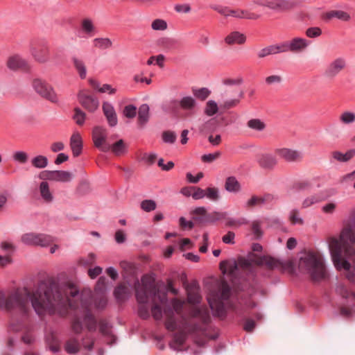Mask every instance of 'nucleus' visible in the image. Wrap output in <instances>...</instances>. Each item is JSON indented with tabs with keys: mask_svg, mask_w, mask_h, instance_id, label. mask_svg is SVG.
<instances>
[{
	"mask_svg": "<svg viewBox=\"0 0 355 355\" xmlns=\"http://www.w3.org/2000/svg\"><path fill=\"white\" fill-rule=\"evenodd\" d=\"M273 196L270 193H266L262 196H252L246 202L245 207L250 208L259 205H264L272 202Z\"/></svg>",
	"mask_w": 355,
	"mask_h": 355,
	"instance_id": "412c9836",
	"label": "nucleus"
},
{
	"mask_svg": "<svg viewBox=\"0 0 355 355\" xmlns=\"http://www.w3.org/2000/svg\"><path fill=\"white\" fill-rule=\"evenodd\" d=\"M12 159L15 162L20 164H25L28 159V154L24 151H15L12 155Z\"/></svg>",
	"mask_w": 355,
	"mask_h": 355,
	"instance_id": "864d4df0",
	"label": "nucleus"
},
{
	"mask_svg": "<svg viewBox=\"0 0 355 355\" xmlns=\"http://www.w3.org/2000/svg\"><path fill=\"white\" fill-rule=\"evenodd\" d=\"M30 52L34 59L40 63H44L49 59V46L44 39L33 40L31 43Z\"/></svg>",
	"mask_w": 355,
	"mask_h": 355,
	"instance_id": "0eeeda50",
	"label": "nucleus"
},
{
	"mask_svg": "<svg viewBox=\"0 0 355 355\" xmlns=\"http://www.w3.org/2000/svg\"><path fill=\"white\" fill-rule=\"evenodd\" d=\"M137 114V107L133 105H128L125 106L123 109V115L128 118L132 119Z\"/></svg>",
	"mask_w": 355,
	"mask_h": 355,
	"instance_id": "0e129e2a",
	"label": "nucleus"
},
{
	"mask_svg": "<svg viewBox=\"0 0 355 355\" xmlns=\"http://www.w3.org/2000/svg\"><path fill=\"white\" fill-rule=\"evenodd\" d=\"M70 147L74 157L79 156L83 150V140L79 133H73L70 139Z\"/></svg>",
	"mask_w": 355,
	"mask_h": 355,
	"instance_id": "5701e85b",
	"label": "nucleus"
},
{
	"mask_svg": "<svg viewBox=\"0 0 355 355\" xmlns=\"http://www.w3.org/2000/svg\"><path fill=\"white\" fill-rule=\"evenodd\" d=\"M110 150H112V152L117 156L122 155L127 151V146L123 139H119L112 145L110 144Z\"/></svg>",
	"mask_w": 355,
	"mask_h": 355,
	"instance_id": "c9c22d12",
	"label": "nucleus"
},
{
	"mask_svg": "<svg viewBox=\"0 0 355 355\" xmlns=\"http://www.w3.org/2000/svg\"><path fill=\"white\" fill-rule=\"evenodd\" d=\"M274 53H283L288 52V45L286 41L278 44H272Z\"/></svg>",
	"mask_w": 355,
	"mask_h": 355,
	"instance_id": "680f3d73",
	"label": "nucleus"
},
{
	"mask_svg": "<svg viewBox=\"0 0 355 355\" xmlns=\"http://www.w3.org/2000/svg\"><path fill=\"white\" fill-rule=\"evenodd\" d=\"M114 295L118 302H121L129 297L130 291L125 286L121 284L115 288Z\"/></svg>",
	"mask_w": 355,
	"mask_h": 355,
	"instance_id": "c756f323",
	"label": "nucleus"
},
{
	"mask_svg": "<svg viewBox=\"0 0 355 355\" xmlns=\"http://www.w3.org/2000/svg\"><path fill=\"white\" fill-rule=\"evenodd\" d=\"M322 200L321 198L318 196H312L306 198L302 202V207L307 208L312 205L318 203Z\"/></svg>",
	"mask_w": 355,
	"mask_h": 355,
	"instance_id": "e2e57ef3",
	"label": "nucleus"
},
{
	"mask_svg": "<svg viewBox=\"0 0 355 355\" xmlns=\"http://www.w3.org/2000/svg\"><path fill=\"white\" fill-rule=\"evenodd\" d=\"M355 155V150L352 149L343 153L340 151H334L332 153V157L338 162H346L351 159Z\"/></svg>",
	"mask_w": 355,
	"mask_h": 355,
	"instance_id": "e433bc0d",
	"label": "nucleus"
},
{
	"mask_svg": "<svg viewBox=\"0 0 355 355\" xmlns=\"http://www.w3.org/2000/svg\"><path fill=\"white\" fill-rule=\"evenodd\" d=\"M300 266L304 268L314 282H320L327 278L322 259L314 252H308L300 258Z\"/></svg>",
	"mask_w": 355,
	"mask_h": 355,
	"instance_id": "7ed1b4c3",
	"label": "nucleus"
},
{
	"mask_svg": "<svg viewBox=\"0 0 355 355\" xmlns=\"http://www.w3.org/2000/svg\"><path fill=\"white\" fill-rule=\"evenodd\" d=\"M257 162L263 169L272 170L277 164V159L270 153H261L257 155Z\"/></svg>",
	"mask_w": 355,
	"mask_h": 355,
	"instance_id": "f3484780",
	"label": "nucleus"
},
{
	"mask_svg": "<svg viewBox=\"0 0 355 355\" xmlns=\"http://www.w3.org/2000/svg\"><path fill=\"white\" fill-rule=\"evenodd\" d=\"M231 295V288L229 284L223 282L218 291L211 292L207 297L208 304L211 311L218 316L225 314L224 301L229 300Z\"/></svg>",
	"mask_w": 355,
	"mask_h": 355,
	"instance_id": "39448f33",
	"label": "nucleus"
},
{
	"mask_svg": "<svg viewBox=\"0 0 355 355\" xmlns=\"http://www.w3.org/2000/svg\"><path fill=\"white\" fill-rule=\"evenodd\" d=\"M346 65L345 58H337L328 64L324 74L328 78H334L346 67Z\"/></svg>",
	"mask_w": 355,
	"mask_h": 355,
	"instance_id": "ddd939ff",
	"label": "nucleus"
},
{
	"mask_svg": "<svg viewBox=\"0 0 355 355\" xmlns=\"http://www.w3.org/2000/svg\"><path fill=\"white\" fill-rule=\"evenodd\" d=\"M354 244L343 243L340 236L339 239L335 236L328 239L329 249L332 262L337 270H345V277L351 283L355 284V268L352 267L347 259H355Z\"/></svg>",
	"mask_w": 355,
	"mask_h": 355,
	"instance_id": "f03ea898",
	"label": "nucleus"
},
{
	"mask_svg": "<svg viewBox=\"0 0 355 355\" xmlns=\"http://www.w3.org/2000/svg\"><path fill=\"white\" fill-rule=\"evenodd\" d=\"M151 28L154 31H164L167 28V23L164 19H156L152 22Z\"/></svg>",
	"mask_w": 355,
	"mask_h": 355,
	"instance_id": "6e6d98bb",
	"label": "nucleus"
},
{
	"mask_svg": "<svg viewBox=\"0 0 355 355\" xmlns=\"http://www.w3.org/2000/svg\"><path fill=\"white\" fill-rule=\"evenodd\" d=\"M173 109L180 108L184 111L192 112L196 107L197 103L191 96H184L179 100H172L170 101Z\"/></svg>",
	"mask_w": 355,
	"mask_h": 355,
	"instance_id": "2eb2a0df",
	"label": "nucleus"
},
{
	"mask_svg": "<svg viewBox=\"0 0 355 355\" xmlns=\"http://www.w3.org/2000/svg\"><path fill=\"white\" fill-rule=\"evenodd\" d=\"M272 55H275L272 44L261 49L257 53V57L260 59Z\"/></svg>",
	"mask_w": 355,
	"mask_h": 355,
	"instance_id": "bf43d9fd",
	"label": "nucleus"
},
{
	"mask_svg": "<svg viewBox=\"0 0 355 355\" xmlns=\"http://www.w3.org/2000/svg\"><path fill=\"white\" fill-rule=\"evenodd\" d=\"M191 90L194 97L200 101L206 100L211 94V91L207 87L200 89L193 87Z\"/></svg>",
	"mask_w": 355,
	"mask_h": 355,
	"instance_id": "37998d69",
	"label": "nucleus"
},
{
	"mask_svg": "<svg viewBox=\"0 0 355 355\" xmlns=\"http://www.w3.org/2000/svg\"><path fill=\"white\" fill-rule=\"evenodd\" d=\"M149 119V106L147 104L141 105L138 112V123L140 125H144Z\"/></svg>",
	"mask_w": 355,
	"mask_h": 355,
	"instance_id": "473e14b6",
	"label": "nucleus"
},
{
	"mask_svg": "<svg viewBox=\"0 0 355 355\" xmlns=\"http://www.w3.org/2000/svg\"><path fill=\"white\" fill-rule=\"evenodd\" d=\"M225 42L229 45L243 44L246 42V36L239 31H233L225 37Z\"/></svg>",
	"mask_w": 355,
	"mask_h": 355,
	"instance_id": "393cba45",
	"label": "nucleus"
},
{
	"mask_svg": "<svg viewBox=\"0 0 355 355\" xmlns=\"http://www.w3.org/2000/svg\"><path fill=\"white\" fill-rule=\"evenodd\" d=\"M87 308V313L84 317V322L86 325L87 329L89 331H95L96 329L97 322L94 318V316L92 315V313L90 312L89 309Z\"/></svg>",
	"mask_w": 355,
	"mask_h": 355,
	"instance_id": "72a5a7b5",
	"label": "nucleus"
},
{
	"mask_svg": "<svg viewBox=\"0 0 355 355\" xmlns=\"http://www.w3.org/2000/svg\"><path fill=\"white\" fill-rule=\"evenodd\" d=\"M288 52L300 53L305 50L309 45V42L302 37H294L286 41Z\"/></svg>",
	"mask_w": 355,
	"mask_h": 355,
	"instance_id": "a211bd4d",
	"label": "nucleus"
},
{
	"mask_svg": "<svg viewBox=\"0 0 355 355\" xmlns=\"http://www.w3.org/2000/svg\"><path fill=\"white\" fill-rule=\"evenodd\" d=\"M220 155L221 153L219 151H216L214 153L205 154L202 155L201 160L205 163H211L217 159L220 156Z\"/></svg>",
	"mask_w": 355,
	"mask_h": 355,
	"instance_id": "052dcab7",
	"label": "nucleus"
},
{
	"mask_svg": "<svg viewBox=\"0 0 355 355\" xmlns=\"http://www.w3.org/2000/svg\"><path fill=\"white\" fill-rule=\"evenodd\" d=\"M40 191L42 198L47 202L53 200V196L49 190V184L46 182H42L40 185Z\"/></svg>",
	"mask_w": 355,
	"mask_h": 355,
	"instance_id": "a19ab883",
	"label": "nucleus"
},
{
	"mask_svg": "<svg viewBox=\"0 0 355 355\" xmlns=\"http://www.w3.org/2000/svg\"><path fill=\"white\" fill-rule=\"evenodd\" d=\"M78 293L71 286L60 288L54 279H47L42 281L33 293L26 287L17 288L6 298L5 293L0 291V309L18 313L19 315L15 314L12 316L10 329L19 331L30 328V301L35 313L42 315L46 311L53 313L57 307L66 304L75 309L70 297H74Z\"/></svg>",
	"mask_w": 355,
	"mask_h": 355,
	"instance_id": "f257e3e1",
	"label": "nucleus"
},
{
	"mask_svg": "<svg viewBox=\"0 0 355 355\" xmlns=\"http://www.w3.org/2000/svg\"><path fill=\"white\" fill-rule=\"evenodd\" d=\"M248 127L250 129L257 130V131H262L265 129L266 125L265 123L259 119H253L248 121Z\"/></svg>",
	"mask_w": 355,
	"mask_h": 355,
	"instance_id": "49530a36",
	"label": "nucleus"
},
{
	"mask_svg": "<svg viewBox=\"0 0 355 355\" xmlns=\"http://www.w3.org/2000/svg\"><path fill=\"white\" fill-rule=\"evenodd\" d=\"M21 241L28 245L46 247L53 243V237L43 234L28 233L21 236Z\"/></svg>",
	"mask_w": 355,
	"mask_h": 355,
	"instance_id": "9d476101",
	"label": "nucleus"
},
{
	"mask_svg": "<svg viewBox=\"0 0 355 355\" xmlns=\"http://www.w3.org/2000/svg\"><path fill=\"white\" fill-rule=\"evenodd\" d=\"M311 184L308 180H302L295 183L293 189L296 191H304L310 189Z\"/></svg>",
	"mask_w": 355,
	"mask_h": 355,
	"instance_id": "774afa93",
	"label": "nucleus"
},
{
	"mask_svg": "<svg viewBox=\"0 0 355 355\" xmlns=\"http://www.w3.org/2000/svg\"><path fill=\"white\" fill-rule=\"evenodd\" d=\"M325 18L331 19L333 18H337L340 20L347 21L350 19L349 15L343 10H331L325 14Z\"/></svg>",
	"mask_w": 355,
	"mask_h": 355,
	"instance_id": "f704fd0d",
	"label": "nucleus"
},
{
	"mask_svg": "<svg viewBox=\"0 0 355 355\" xmlns=\"http://www.w3.org/2000/svg\"><path fill=\"white\" fill-rule=\"evenodd\" d=\"M218 110L217 103L214 101L210 100L206 104L205 114L209 116H211L218 112Z\"/></svg>",
	"mask_w": 355,
	"mask_h": 355,
	"instance_id": "09e8293b",
	"label": "nucleus"
},
{
	"mask_svg": "<svg viewBox=\"0 0 355 355\" xmlns=\"http://www.w3.org/2000/svg\"><path fill=\"white\" fill-rule=\"evenodd\" d=\"M254 263L257 266H266L270 269H273L280 266L279 261L270 256H261Z\"/></svg>",
	"mask_w": 355,
	"mask_h": 355,
	"instance_id": "bb28decb",
	"label": "nucleus"
},
{
	"mask_svg": "<svg viewBox=\"0 0 355 355\" xmlns=\"http://www.w3.org/2000/svg\"><path fill=\"white\" fill-rule=\"evenodd\" d=\"M186 340V335L182 332L175 333L173 335V340L170 343V347L175 350H181L180 347Z\"/></svg>",
	"mask_w": 355,
	"mask_h": 355,
	"instance_id": "2f4dec72",
	"label": "nucleus"
},
{
	"mask_svg": "<svg viewBox=\"0 0 355 355\" xmlns=\"http://www.w3.org/2000/svg\"><path fill=\"white\" fill-rule=\"evenodd\" d=\"M107 130L101 126L94 128L92 132V139L96 148L101 151L107 153L110 151V144L107 142Z\"/></svg>",
	"mask_w": 355,
	"mask_h": 355,
	"instance_id": "9b49d317",
	"label": "nucleus"
},
{
	"mask_svg": "<svg viewBox=\"0 0 355 355\" xmlns=\"http://www.w3.org/2000/svg\"><path fill=\"white\" fill-rule=\"evenodd\" d=\"M340 236L343 243L349 245L355 243V210L352 213L349 220L345 224Z\"/></svg>",
	"mask_w": 355,
	"mask_h": 355,
	"instance_id": "f8f14e48",
	"label": "nucleus"
},
{
	"mask_svg": "<svg viewBox=\"0 0 355 355\" xmlns=\"http://www.w3.org/2000/svg\"><path fill=\"white\" fill-rule=\"evenodd\" d=\"M205 197L211 201H217L219 198L218 189L215 187H208L205 189Z\"/></svg>",
	"mask_w": 355,
	"mask_h": 355,
	"instance_id": "8fccbe9b",
	"label": "nucleus"
},
{
	"mask_svg": "<svg viewBox=\"0 0 355 355\" xmlns=\"http://www.w3.org/2000/svg\"><path fill=\"white\" fill-rule=\"evenodd\" d=\"M171 307H167L164 310L166 316L165 327L167 330L174 331L180 328L178 320L175 316V313L181 316L184 320L182 314L183 309V302L178 299H173L171 301Z\"/></svg>",
	"mask_w": 355,
	"mask_h": 355,
	"instance_id": "423d86ee",
	"label": "nucleus"
},
{
	"mask_svg": "<svg viewBox=\"0 0 355 355\" xmlns=\"http://www.w3.org/2000/svg\"><path fill=\"white\" fill-rule=\"evenodd\" d=\"M223 218V214L220 212L214 211L211 214L205 215V217H193V220L200 223H214Z\"/></svg>",
	"mask_w": 355,
	"mask_h": 355,
	"instance_id": "7c9ffc66",
	"label": "nucleus"
},
{
	"mask_svg": "<svg viewBox=\"0 0 355 355\" xmlns=\"http://www.w3.org/2000/svg\"><path fill=\"white\" fill-rule=\"evenodd\" d=\"M220 269L223 274L228 272L231 275L236 273L239 266L236 260H224L220 263Z\"/></svg>",
	"mask_w": 355,
	"mask_h": 355,
	"instance_id": "b1692460",
	"label": "nucleus"
},
{
	"mask_svg": "<svg viewBox=\"0 0 355 355\" xmlns=\"http://www.w3.org/2000/svg\"><path fill=\"white\" fill-rule=\"evenodd\" d=\"M148 295L157 297L161 303L167 301L166 294L159 295V291L154 282L145 275L141 278V285L138 281L135 283V297L137 302L146 304L148 300Z\"/></svg>",
	"mask_w": 355,
	"mask_h": 355,
	"instance_id": "20e7f679",
	"label": "nucleus"
},
{
	"mask_svg": "<svg viewBox=\"0 0 355 355\" xmlns=\"http://www.w3.org/2000/svg\"><path fill=\"white\" fill-rule=\"evenodd\" d=\"M82 31L87 34L89 37H92L94 35V26L93 22L89 19H84L81 23Z\"/></svg>",
	"mask_w": 355,
	"mask_h": 355,
	"instance_id": "79ce46f5",
	"label": "nucleus"
},
{
	"mask_svg": "<svg viewBox=\"0 0 355 355\" xmlns=\"http://www.w3.org/2000/svg\"><path fill=\"white\" fill-rule=\"evenodd\" d=\"M141 208L146 212L154 211L157 207V204L153 200H144L141 202Z\"/></svg>",
	"mask_w": 355,
	"mask_h": 355,
	"instance_id": "3c124183",
	"label": "nucleus"
},
{
	"mask_svg": "<svg viewBox=\"0 0 355 355\" xmlns=\"http://www.w3.org/2000/svg\"><path fill=\"white\" fill-rule=\"evenodd\" d=\"M102 109L109 125L110 127L116 126L118 123V119L113 105L108 102H104Z\"/></svg>",
	"mask_w": 355,
	"mask_h": 355,
	"instance_id": "6ab92c4d",
	"label": "nucleus"
},
{
	"mask_svg": "<svg viewBox=\"0 0 355 355\" xmlns=\"http://www.w3.org/2000/svg\"><path fill=\"white\" fill-rule=\"evenodd\" d=\"M275 153L281 159L287 162H300L302 159V153L300 151L287 148H276Z\"/></svg>",
	"mask_w": 355,
	"mask_h": 355,
	"instance_id": "dca6fc26",
	"label": "nucleus"
},
{
	"mask_svg": "<svg viewBox=\"0 0 355 355\" xmlns=\"http://www.w3.org/2000/svg\"><path fill=\"white\" fill-rule=\"evenodd\" d=\"M72 61L74 65L75 69L78 71L79 76L81 79H85L87 75V69L83 60L73 57L72 58Z\"/></svg>",
	"mask_w": 355,
	"mask_h": 355,
	"instance_id": "4c0bfd02",
	"label": "nucleus"
},
{
	"mask_svg": "<svg viewBox=\"0 0 355 355\" xmlns=\"http://www.w3.org/2000/svg\"><path fill=\"white\" fill-rule=\"evenodd\" d=\"M94 46L99 49L105 50L112 46V42L107 37H97L93 40Z\"/></svg>",
	"mask_w": 355,
	"mask_h": 355,
	"instance_id": "58836bf2",
	"label": "nucleus"
},
{
	"mask_svg": "<svg viewBox=\"0 0 355 355\" xmlns=\"http://www.w3.org/2000/svg\"><path fill=\"white\" fill-rule=\"evenodd\" d=\"M229 17H233L240 19H257L260 17V15L251 12L244 10H229Z\"/></svg>",
	"mask_w": 355,
	"mask_h": 355,
	"instance_id": "a878e982",
	"label": "nucleus"
},
{
	"mask_svg": "<svg viewBox=\"0 0 355 355\" xmlns=\"http://www.w3.org/2000/svg\"><path fill=\"white\" fill-rule=\"evenodd\" d=\"M78 99L81 105L90 112H94L98 107V98L87 94L85 91H80L78 93Z\"/></svg>",
	"mask_w": 355,
	"mask_h": 355,
	"instance_id": "4468645a",
	"label": "nucleus"
},
{
	"mask_svg": "<svg viewBox=\"0 0 355 355\" xmlns=\"http://www.w3.org/2000/svg\"><path fill=\"white\" fill-rule=\"evenodd\" d=\"M340 120L344 124L352 123L355 121V113L349 111L344 112L341 114Z\"/></svg>",
	"mask_w": 355,
	"mask_h": 355,
	"instance_id": "603ef678",
	"label": "nucleus"
},
{
	"mask_svg": "<svg viewBox=\"0 0 355 355\" xmlns=\"http://www.w3.org/2000/svg\"><path fill=\"white\" fill-rule=\"evenodd\" d=\"M71 329L76 334H80L83 331V324L80 318L75 317L71 322Z\"/></svg>",
	"mask_w": 355,
	"mask_h": 355,
	"instance_id": "69168bd1",
	"label": "nucleus"
},
{
	"mask_svg": "<svg viewBox=\"0 0 355 355\" xmlns=\"http://www.w3.org/2000/svg\"><path fill=\"white\" fill-rule=\"evenodd\" d=\"M53 181L67 182L72 179V174L66 171H53Z\"/></svg>",
	"mask_w": 355,
	"mask_h": 355,
	"instance_id": "ea45409f",
	"label": "nucleus"
},
{
	"mask_svg": "<svg viewBox=\"0 0 355 355\" xmlns=\"http://www.w3.org/2000/svg\"><path fill=\"white\" fill-rule=\"evenodd\" d=\"M259 4L275 12H282L294 9L300 3L295 0H260Z\"/></svg>",
	"mask_w": 355,
	"mask_h": 355,
	"instance_id": "6e6552de",
	"label": "nucleus"
},
{
	"mask_svg": "<svg viewBox=\"0 0 355 355\" xmlns=\"http://www.w3.org/2000/svg\"><path fill=\"white\" fill-rule=\"evenodd\" d=\"M33 166L37 168H44L48 165V159L44 155H37L31 160Z\"/></svg>",
	"mask_w": 355,
	"mask_h": 355,
	"instance_id": "c03bdc74",
	"label": "nucleus"
},
{
	"mask_svg": "<svg viewBox=\"0 0 355 355\" xmlns=\"http://www.w3.org/2000/svg\"><path fill=\"white\" fill-rule=\"evenodd\" d=\"M162 139L165 143L173 144L176 140V135L172 131H165L162 133Z\"/></svg>",
	"mask_w": 355,
	"mask_h": 355,
	"instance_id": "338daca9",
	"label": "nucleus"
},
{
	"mask_svg": "<svg viewBox=\"0 0 355 355\" xmlns=\"http://www.w3.org/2000/svg\"><path fill=\"white\" fill-rule=\"evenodd\" d=\"M74 112L73 119L78 125H82L85 123V113L78 107L74 109Z\"/></svg>",
	"mask_w": 355,
	"mask_h": 355,
	"instance_id": "4d7b16f0",
	"label": "nucleus"
},
{
	"mask_svg": "<svg viewBox=\"0 0 355 355\" xmlns=\"http://www.w3.org/2000/svg\"><path fill=\"white\" fill-rule=\"evenodd\" d=\"M80 349L79 341L75 338L69 339L64 344V350L69 354H76L79 352Z\"/></svg>",
	"mask_w": 355,
	"mask_h": 355,
	"instance_id": "c85d7f7f",
	"label": "nucleus"
},
{
	"mask_svg": "<svg viewBox=\"0 0 355 355\" xmlns=\"http://www.w3.org/2000/svg\"><path fill=\"white\" fill-rule=\"evenodd\" d=\"M336 291L337 294L345 299H348L352 296L355 300V293L350 292L343 284H339L336 286Z\"/></svg>",
	"mask_w": 355,
	"mask_h": 355,
	"instance_id": "a18cd8bd",
	"label": "nucleus"
},
{
	"mask_svg": "<svg viewBox=\"0 0 355 355\" xmlns=\"http://www.w3.org/2000/svg\"><path fill=\"white\" fill-rule=\"evenodd\" d=\"M189 315L191 318H199L203 324H207L210 321L209 313L206 308L193 307L190 310Z\"/></svg>",
	"mask_w": 355,
	"mask_h": 355,
	"instance_id": "4be33fe9",
	"label": "nucleus"
},
{
	"mask_svg": "<svg viewBox=\"0 0 355 355\" xmlns=\"http://www.w3.org/2000/svg\"><path fill=\"white\" fill-rule=\"evenodd\" d=\"M7 67L12 71H17L21 69H26L28 62L19 55H14L8 58Z\"/></svg>",
	"mask_w": 355,
	"mask_h": 355,
	"instance_id": "aec40b11",
	"label": "nucleus"
},
{
	"mask_svg": "<svg viewBox=\"0 0 355 355\" xmlns=\"http://www.w3.org/2000/svg\"><path fill=\"white\" fill-rule=\"evenodd\" d=\"M225 188L228 192L235 193L241 190V184L234 176H230L226 178Z\"/></svg>",
	"mask_w": 355,
	"mask_h": 355,
	"instance_id": "cd10ccee",
	"label": "nucleus"
},
{
	"mask_svg": "<svg viewBox=\"0 0 355 355\" xmlns=\"http://www.w3.org/2000/svg\"><path fill=\"white\" fill-rule=\"evenodd\" d=\"M112 326L105 320H101L99 322V331L103 336H110L112 333Z\"/></svg>",
	"mask_w": 355,
	"mask_h": 355,
	"instance_id": "5fc2aeb1",
	"label": "nucleus"
},
{
	"mask_svg": "<svg viewBox=\"0 0 355 355\" xmlns=\"http://www.w3.org/2000/svg\"><path fill=\"white\" fill-rule=\"evenodd\" d=\"M33 87L35 91L42 98L52 102L57 103L58 98L53 88L45 81L36 78L33 81Z\"/></svg>",
	"mask_w": 355,
	"mask_h": 355,
	"instance_id": "1a4fd4ad",
	"label": "nucleus"
},
{
	"mask_svg": "<svg viewBox=\"0 0 355 355\" xmlns=\"http://www.w3.org/2000/svg\"><path fill=\"white\" fill-rule=\"evenodd\" d=\"M202 300V297L198 291H188L187 293V300L189 303L193 304H200Z\"/></svg>",
	"mask_w": 355,
	"mask_h": 355,
	"instance_id": "de8ad7c7",
	"label": "nucleus"
},
{
	"mask_svg": "<svg viewBox=\"0 0 355 355\" xmlns=\"http://www.w3.org/2000/svg\"><path fill=\"white\" fill-rule=\"evenodd\" d=\"M252 231L255 239H260L263 235L259 221L255 220L252 223Z\"/></svg>",
	"mask_w": 355,
	"mask_h": 355,
	"instance_id": "13d9d810",
	"label": "nucleus"
}]
</instances>
